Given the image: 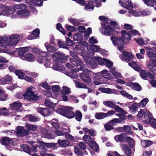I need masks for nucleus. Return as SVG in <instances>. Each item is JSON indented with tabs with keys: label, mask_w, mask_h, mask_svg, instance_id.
Listing matches in <instances>:
<instances>
[{
	"label": "nucleus",
	"mask_w": 156,
	"mask_h": 156,
	"mask_svg": "<svg viewBox=\"0 0 156 156\" xmlns=\"http://www.w3.org/2000/svg\"><path fill=\"white\" fill-rule=\"evenodd\" d=\"M149 121L151 126L154 128H156V119L153 118H149Z\"/></svg>",
	"instance_id": "4d7b16f0"
},
{
	"label": "nucleus",
	"mask_w": 156,
	"mask_h": 156,
	"mask_svg": "<svg viewBox=\"0 0 156 156\" xmlns=\"http://www.w3.org/2000/svg\"><path fill=\"white\" fill-rule=\"evenodd\" d=\"M38 144L40 147H44L46 146L48 148L54 149L57 147V144L53 143H46L42 141H39Z\"/></svg>",
	"instance_id": "dca6fc26"
},
{
	"label": "nucleus",
	"mask_w": 156,
	"mask_h": 156,
	"mask_svg": "<svg viewBox=\"0 0 156 156\" xmlns=\"http://www.w3.org/2000/svg\"><path fill=\"white\" fill-rule=\"evenodd\" d=\"M82 117V115L80 111H78L76 112L75 118L77 120L80 121L81 120Z\"/></svg>",
	"instance_id": "338daca9"
},
{
	"label": "nucleus",
	"mask_w": 156,
	"mask_h": 156,
	"mask_svg": "<svg viewBox=\"0 0 156 156\" xmlns=\"http://www.w3.org/2000/svg\"><path fill=\"white\" fill-rule=\"evenodd\" d=\"M147 65L150 71H152V68L153 67H156V59L153 58L151 59Z\"/></svg>",
	"instance_id": "473e14b6"
},
{
	"label": "nucleus",
	"mask_w": 156,
	"mask_h": 156,
	"mask_svg": "<svg viewBox=\"0 0 156 156\" xmlns=\"http://www.w3.org/2000/svg\"><path fill=\"white\" fill-rule=\"evenodd\" d=\"M73 108L69 106H60L57 110V112L68 118H73L75 115L74 112L72 111Z\"/></svg>",
	"instance_id": "20e7f679"
},
{
	"label": "nucleus",
	"mask_w": 156,
	"mask_h": 156,
	"mask_svg": "<svg viewBox=\"0 0 156 156\" xmlns=\"http://www.w3.org/2000/svg\"><path fill=\"white\" fill-rule=\"evenodd\" d=\"M52 58L56 62V63L51 67V68L58 71L64 70L65 69L64 67L58 63H62L65 62L68 58L67 57L61 52L58 51L53 54L52 56Z\"/></svg>",
	"instance_id": "f03ea898"
},
{
	"label": "nucleus",
	"mask_w": 156,
	"mask_h": 156,
	"mask_svg": "<svg viewBox=\"0 0 156 156\" xmlns=\"http://www.w3.org/2000/svg\"><path fill=\"white\" fill-rule=\"evenodd\" d=\"M35 88L33 86L28 87L25 93L23 94L19 92L17 93L16 97L18 98H22L23 97L28 101H35L38 100L39 98L37 94H34Z\"/></svg>",
	"instance_id": "7ed1b4c3"
},
{
	"label": "nucleus",
	"mask_w": 156,
	"mask_h": 156,
	"mask_svg": "<svg viewBox=\"0 0 156 156\" xmlns=\"http://www.w3.org/2000/svg\"><path fill=\"white\" fill-rule=\"evenodd\" d=\"M81 44H78L76 45L74 49V51L76 54H79L81 53V55H83V53L84 52L83 51V47H82L81 45L84 46H87V44L86 42L85 41H83Z\"/></svg>",
	"instance_id": "1a4fd4ad"
},
{
	"label": "nucleus",
	"mask_w": 156,
	"mask_h": 156,
	"mask_svg": "<svg viewBox=\"0 0 156 156\" xmlns=\"http://www.w3.org/2000/svg\"><path fill=\"white\" fill-rule=\"evenodd\" d=\"M122 6L127 9L133 8V5L131 0H123Z\"/></svg>",
	"instance_id": "393cba45"
},
{
	"label": "nucleus",
	"mask_w": 156,
	"mask_h": 156,
	"mask_svg": "<svg viewBox=\"0 0 156 156\" xmlns=\"http://www.w3.org/2000/svg\"><path fill=\"white\" fill-rule=\"evenodd\" d=\"M100 73L105 79L108 80H111L113 78L112 76L107 70L104 69L101 71Z\"/></svg>",
	"instance_id": "412c9836"
},
{
	"label": "nucleus",
	"mask_w": 156,
	"mask_h": 156,
	"mask_svg": "<svg viewBox=\"0 0 156 156\" xmlns=\"http://www.w3.org/2000/svg\"><path fill=\"white\" fill-rule=\"evenodd\" d=\"M138 108L139 107L138 103H135L131 105L129 109L131 112H135L137 111Z\"/></svg>",
	"instance_id": "4c0bfd02"
},
{
	"label": "nucleus",
	"mask_w": 156,
	"mask_h": 156,
	"mask_svg": "<svg viewBox=\"0 0 156 156\" xmlns=\"http://www.w3.org/2000/svg\"><path fill=\"white\" fill-rule=\"evenodd\" d=\"M42 136L49 139L53 138L55 137L53 135L50 133V132L47 131L44 128L42 130Z\"/></svg>",
	"instance_id": "a878e982"
},
{
	"label": "nucleus",
	"mask_w": 156,
	"mask_h": 156,
	"mask_svg": "<svg viewBox=\"0 0 156 156\" xmlns=\"http://www.w3.org/2000/svg\"><path fill=\"white\" fill-rule=\"evenodd\" d=\"M57 144L60 147H65L69 145V142L67 140L58 139Z\"/></svg>",
	"instance_id": "c756f323"
},
{
	"label": "nucleus",
	"mask_w": 156,
	"mask_h": 156,
	"mask_svg": "<svg viewBox=\"0 0 156 156\" xmlns=\"http://www.w3.org/2000/svg\"><path fill=\"white\" fill-rule=\"evenodd\" d=\"M147 50L148 51L147 53V55L150 58H155L156 57V53H154L152 52V51H154L155 52L154 50V48H146Z\"/></svg>",
	"instance_id": "c85d7f7f"
},
{
	"label": "nucleus",
	"mask_w": 156,
	"mask_h": 156,
	"mask_svg": "<svg viewBox=\"0 0 156 156\" xmlns=\"http://www.w3.org/2000/svg\"><path fill=\"white\" fill-rule=\"evenodd\" d=\"M8 10V7L3 5H1V7L0 8V11L2 12L3 14L7 15Z\"/></svg>",
	"instance_id": "8fccbe9b"
},
{
	"label": "nucleus",
	"mask_w": 156,
	"mask_h": 156,
	"mask_svg": "<svg viewBox=\"0 0 156 156\" xmlns=\"http://www.w3.org/2000/svg\"><path fill=\"white\" fill-rule=\"evenodd\" d=\"M125 134L122 133L119 135L116 136L115 137V140L117 142H123L125 139H126Z\"/></svg>",
	"instance_id": "72a5a7b5"
},
{
	"label": "nucleus",
	"mask_w": 156,
	"mask_h": 156,
	"mask_svg": "<svg viewBox=\"0 0 156 156\" xmlns=\"http://www.w3.org/2000/svg\"><path fill=\"white\" fill-rule=\"evenodd\" d=\"M121 145V144H120ZM122 149L125 152V154L127 156H132L133 153L130 148L126 144H121Z\"/></svg>",
	"instance_id": "4be33fe9"
},
{
	"label": "nucleus",
	"mask_w": 156,
	"mask_h": 156,
	"mask_svg": "<svg viewBox=\"0 0 156 156\" xmlns=\"http://www.w3.org/2000/svg\"><path fill=\"white\" fill-rule=\"evenodd\" d=\"M135 40L140 45L146 44L149 41V40H145L144 41V40Z\"/></svg>",
	"instance_id": "680f3d73"
},
{
	"label": "nucleus",
	"mask_w": 156,
	"mask_h": 156,
	"mask_svg": "<svg viewBox=\"0 0 156 156\" xmlns=\"http://www.w3.org/2000/svg\"><path fill=\"white\" fill-rule=\"evenodd\" d=\"M153 143L152 141L149 140L141 141V145L143 147H147L151 145Z\"/></svg>",
	"instance_id": "e433bc0d"
},
{
	"label": "nucleus",
	"mask_w": 156,
	"mask_h": 156,
	"mask_svg": "<svg viewBox=\"0 0 156 156\" xmlns=\"http://www.w3.org/2000/svg\"><path fill=\"white\" fill-rule=\"evenodd\" d=\"M91 74L95 78L94 83L95 85H98L103 83V78L100 75V73H92Z\"/></svg>",
	"instance_id": "9b49d317"
},
{
	"label": "nucleus",
	"mask_w": 156,
	"mask_h": 156,
	"mask_svg": "<svg viewBox=\"0 0 156 156\" xmlns=\"http://www.w3.org/2000/svg\"><path fill=\"white\" fill-rule=\"evenodd\" d=\"M95 117L98 119H103L106 117L105 113L103 112L97 113L95 115Z\"/></svg>",
	"instance_id": "e2e57ef3"
},
{
	"label": "nucleus",
	"mask_w": 156,
	"mask_h": 156,
	"mask_svg": "<svg viewBox=\"0 0 156 156\" xmlns=\"http://www.w3.org/2000/svg\"><path fill=\"white\" fill-rule=\"evenodd\" d=\"M71 92L70 89L66 86H63V89L62 90V93L64 94H69Z\"/></svg>",
	"instance_id": "13d9d810"
},
{
	"label": "nucleus",
	"mask_w": 156,
	"mask_h": 156,
	"mask_svg": "<svg viewBox=\"0 0 156 156\" xmlns=\"http://www.w3.org/2000/svg\"><path fill=\"white\" fill-rule=\"evenodd\" d=\"M131 53L130 52H123L122 55L120 56V58L122 60L125 62H129L131 60Z\"/></svg>",
	"instance_id": "6ab92c4d"
},
{
	"label": "nucleus",
	"mask_w": 156,
	"mask_h": 156,
	"mask_svg": "<svg viewBox=\"0 0 156 156\" xmlns=\"http://www.w3.org/2000/svg\"><path fill=\"white\" fill-rule=\"evenodd\" d=\"M27 48L26 47L19 49L18 51V55L21 57V59L23 56H24L25 53L27 52Z\"/></svg>",
	"instance_id": "58836bf2"
},
{
	"label": "nucleus",
	"mask_w": 156,
	"mask_h": 156,
	"mask_svg": "<svg viewBox=\"0 0 156 156\" xmlns=\"http://www.w3.org/2000/svg\"><path fill=\"white\" fill-rule=\"evenodd\" d=\"M22 36L23 35L20 36L18 34H14L11 35L9 38L6 35H5L3 36H0V39H20L21 37V39L23 38V37H22Z\"/></svg>",
	"instance_id": "b1692460"
},
{
	"label": "nucleus",
	"mask_w": 156,
	"mask_h": 156,
	"mask_svg": "<svg viewBox=\"0 0 156 156\" xmlns=\"http://www.w3.org/2000/svg\"><path fill=\"white\" fill-rule=\"evenodd\" d=\"M103 104L106 106L113 108L115 106V104L114 101H106L103 102Z\"/></svg>",
	"instance_id": "a19ab883"
},
{
	"label": "nucleus",
	"mask_w": 156,
	"mask_h": 156,
	"mask_svg": "<svg viewBox=\"0 0 156 156\" xmlns=\"http://www.w3.org/2000/svg\"><path fill=\"white\" fill-rule=\"evenodd\" d=\"M84 141L88 145L93 141L91 137L88 135H85L83 137Z\"/></svg>",
	"instance_id": "49530a36"
},
{
	"label": "nucleus",
	"mask_w": 156,
	"mask_h": 156,
	"mask_svg": "<svg viewBox=\"0 0 156 156\" xmlns=\"http://www.w3.org/2000/svg\"><path fill=\"white\" fill-rule=\"evenodd\" d=\"M44 46L46 48L47 50L51 52H53L56 51L57 50V48L55 46H52L48 45V43H46L44 44Z\"/></svg>",
	"instance_id": "f704fd0d"
},
{
	"label": "nucleus",
	"mask_w": 156,
	"mask_h": 156,
	"mask_svg": "<svg viewBox=\"0 0 156 156\" xmlns=\"http://www.w3.org/2000/svg\"><path fill=\"white\" fill-rule=\"evenodd\" d=\"M75 52H71L70 55L73 58L70 59L71 63L73 65L76 66H81L82 64V62L78 57Z\"/></svg>",
	"instance_id": "6e6552de"
},
{
	"label": "nucleus",
	"mask_w": 156,
	"mask_h": 156,
	"mask_svg": "<svg viewBox=\"0 0 156 156\" xmlns=\"http://www.w3.org/2000/svg\"><path fill=\"white\" fill-rule=\"evenodd\" d=\"M144 114L148 115V116L151 115V113L149 111L144 112L143 109H141L138 112L137 115V118L141 119L143 117Z\"/></svg>",
	"instance_id": "bb28decb"
},
{
	"label": "nucleus",
	"mask_w": 156,
	"mask_h": 156,
	"mask_svg": "<svg viewBox=\"0 0 156 156\" xmlns=\"http://www.w3.org/2000/svg\"><path fill=\"white\" fill-rule=\"evenodd\" d=\"M16 133L17 135L20 136H23L27 134L28 131L25 129L24 127L18 126L16 128Z\"/></svg>",
	"instance_id": "2eb2a0df"
},
{
	"label": "nucleus",
	"mask_w": 156,
	"mask_h": 156,
	"mask_svg": "<svg viewBox=\"0 0 156 156\" xmlns=\"http://www.w3.org/2000/svg\"><path fill=\"white\" fill-rule=\"evenodd\" d=\"M149 101L148 99L145 98L142 99L140 103H138L139 108H143L144 107Z\"/></svg>",
	"instance_id": "a18cd8bd"
},
{
	"label": "nucleus",
	"mask_w": 156,
	"mask_h": 156,
	"mask_svg": "<svg viewBox=\"0 0 156 156\" xmlns=\"http://www.w3.org/2000/svg\"><path fill=\"white\" fill-rule=\"evenodd\" d=\"M12 80V76L9 74L6 75L0 79V83L1 84L5 85L8 84Z\"/></svg>",
	"instance_id": "4468645a"
},
{
	"label": "nucleus",
	"mask_w": 156,
	"mask_h": 156,
	"mask_svg": "<svg viewBox=\"0 0 156 156\" xmlns=\"http://www.w3.org/2000/svg\"><path fill=\"white\" fill-rule=\"evenodd\" d=\"M85 9L86 10L89 9H94V2L93 1H90L87 4H85Z\"/></svg>",
	"instance_id": "603ef678"
},
{
	"label": "nucleus",
	"mask_w": 156,
	"mask_h": 156,
	"mask_svg": "<svg viewBox=\"0 0 156 156\" xmlns=\"http://www.w3.org/2000/svg\"><path fill=\"white\" fill-rule=\"evenodd\" d=\"M35 58V57L31 53H26L24 56H23L21 59L28 62H33Z\"/></svg>",
	"instance_id": "a211bd4d"
},
{
	"label": "nucleus",
	"mask_w": 156,
	"mask_h": 156,
	"mask_svg": "<svg viewBox=\"0 0 156 156\" xmlns=\"http://www.w3.org/2000/svg\"><path fill=\"white\" fill-rule=\"evenodd\" d=\"M92 30L91 27H88L87 28V30L84 32V39H87L89 37L90 35L92 33Z\"/></svg>",
	"instance_id": "de8ad7c7"
},
{
	"label": "nucleus",
	"mask_w": 156,
	"mask_h": 156,
	"mask_svg": "<svg viewBox=\"0 0 156 156\" xmlns=\"http://www.w3.org/2000/svg\"><path fill=\"white\" fill-rule=\"evenodd\" d=\"M19 42L18 40H0V45L5 48L7 45L9 46L15 45Z\"/></svg>",
	"instance_id": "0eeeda50"
},
{
	"label": "nucleus",
	"mask_w": 156,
	"mask_h": 156,
	"mask_svg": "<svg viewBox=\"0 0 156 156\" xmlns=\"http://www.w3.org/2000/svg\"><path fill=\"white\" fill-rule=\"evenodd\" d=\"M113 44L118 47V49L121 51H122L123 49L124 41L123 40H111Z\"/></svg>",
	"instance_id": "f8f14e48"
},
{
	"label": "nucleus",
	"mask_w": 156,
	"mask_h": 156,
	"mask_svg": "<svg viewBox=\"0 0 156 156\" xmlns=\"http://www.w3.org/2000/svg\"><path fill=\"white\" fill-rule=\"evenodd\" d=\"M129 86L133 90L140 91L142 90V88L137 83H130Z\"/></svg>",
	"instance_id": "cd10ccee"
},
{
	"label": "nucleus",
	"mask_w": 156,
	"mask_h": 156,
	"mask_svg": "<svg viewBox=\"0 0 156 156\" xmlns=\"http://www.w3.org/2000/svg\"><path fill=\"white\" fill-rule=\"evenodd\" d=\"M124 132L129 134H132L133 132L131 127L129 126H124Z\"/></svg>",
	"instance_id": "0e129e2a"
},
{
	"label": "nucleus",
	"mask_w": 156,
	"mask_h": 156,
	"mask_svg": "<svg viewBox=\"0 0 156 156\" xmlns=\"http://www.w3.org/2000/svg\"><path fill=\"white\" fill-rule=\"evenodd\" d=\"M75 83L76 87L79 88H87V86L83 83H80L75 80L73 81Z\"/></svg>",
	"instance_id": "c03bdc74"
},
{
	"label": "nucleus",
	"mask_w": 156,
	"mask_h": 156,
	"mask_svg": "<svg viewBox=\"0 0 156 156\" xmlns=\"http://www.w3.org/2000/svg\"><path fill=\"white\" fill-rule=\"evenodd\" d=\"M128 65L136 71H138L140 70V65L137 64L135 62H131L129 63Z\"/></svg>",
	"instance_id": "7c9ffc66"
},
{
	"label": "nucleus",
	"mask_w": 156,
	"mask_h": 156,
	"mask_svg": "<svg viewBox=\"0 0 156 156\" xmlns=\"http://www.w3.org/2000/svg\"><path fill=\"white\" fill-rule=\"evenodd\" d=\"M99 90L102 92L107 94H118V91L114 89L103 87L100 88Z\"/></svg>",
	"instance_id": "5701e85b"
},
{
	"label": "nucleus",
	"mask_w": 156,
	"mask_h": 156,
	"mask_svg": "<svg viewBox=\"0 0 156 156\" xmlns=\"http://www.w3.org/2000/svg\"><path fill=\"white\" fill-rule=\"evenodd\" d=\"M108 156H121L116 151H108L107 154Z\"/></svg>",
	"instance_id": "774afa93"
},
{
	"label": "nucleus",
	"mask_w": 156,
	"mask_h": 156,
	"mask_svg": "<svg viewBox=\"0 0 156 156\" xmlns=\"http://www.w3.org/2000/svg\"><path fill=\"white\" fill-rule=\"evenodd\" d=\"M80 76L84 82L87 83L89 86H91V80L88 74L82 73L80 74Z\"/></svg>",
	"instance_id": "ddd939ff"
},
{
	"label": "nucleus",
	"mask_w": 156,
	"mask_h": 156,
	"mask_svg": "<svg viewBox=\"0 0 156 156\" xmlns=\"http://www.w3.org/2000/svg\"><path fill=\"white\" fill-rule=\"evenodd\" d=\"M27 6L25 5L22 8L17 11L18 15L21 17H25L27 16L29 13V11L27 9Z\"/></svg>",
	"instance_id": "9d476101"
},
{
	"label": "nucleus",
	"mask_w": 156,
	"mask_h": 156,
	"mask_svg": "<svg viewBox=\"0 0 156 156\" xmlns=\"http://www.w3.org/2000/svg\"><path fill=\"white\" fill-rule=\"evenodd\" d=\"M99 19L102 21L101 23L103 30L102 32V34L106 36L112 35L114 29L113 27H111L108 24L109 22L110 24L116 27L117 26V23L114 21H110V19L106 16H100Z\"/></svg>",
	"instance_id": "f257e3e1"
},
{
	"label": "nucleus",
	"mask_w": 156,
	"mask_h": 156,
	"mask_svg": "<svg viewBox=\"0 0 156 156\" xmlns=\"http://www.w3.org/2000/svg\"><path fill=\"white\" fill-rule=\"evenodd\" d=\"M37 111L41 115L44 116H46L48 115V110L45 108H39L37 110Z\"/></svg>",
	"instance_id": "79ce46f5"
},
{
	"label": "nucleus",
	"mask_w": 156,
	"mask_h": 156,
	"mask_svg": "<svg viewBox=\"0 0 156 156\" xmlns=\"http://www.w3.org/2000/svg\"><path fill=\"white\" fill-rule=\"evenodd\" d=\"M40 31L39 28H37L33 30L31 33L32 35L34 37H33L32 35H30L28 36L27 39H35L39 38V37Z\"/></svg>",
	"instance_id": "aec40b11"
},
{
	"label": "nucleus",
	"mask_w": 156,
	"mask_h": 156,
	"mask_svg": "<svg viewBox=\"0 0 156 156\" xmlns=\"http://www.w3.org/2000/svg\"><path fill=\"white\" fill-rule=\"evenodd\" d=\"M21 148L25 152L29 154H31V150L29 147L27 145H23L21 146Z\"/></svg>",
	"instance_id": "052dcab7"
},
{
	"label": "nucleus",
	"mask_w": 156,
	"mask_h": 156,
	"mask_svg": "<svg viewBox=\"0 0 156 156\" xmlns=\"http://www.w3.org/2000/svg\"><path fill=\"white\" fill-rule=\"evenodd\" d=\"M110 71L114 76L115 78L119 79L123 78V77L121 75V73L117 72L115 70V67L111 69Z\"/></svg>",
	"instance_id": "2f4dec72"
},
{
	"label": "nucleus",
	"mask_w": 156,
	"mask_h": 156,
	"mask_svg": "<svg viewBox=\"0 0 156 156\" xmlns=\"http://www.w3.org/2000/svg\"><path fill=\"white\" fill-rule=\"evenodd\" d=\"M148 72H147L144 70H141L140 72V74L142 79L146 80L148 76Z\"/></svg>",
	"instance_id": "3c124183"
},
{
	"label": "nucleus",
	"mask_w": 156,
	"mask_h": 156,
	"mask_svg": "<svg viewBox=\"0 0 156 156\" xmlns=\"http://www.w3.org/2000/svg\"><path fill=\"white\" fill-rule=\"evenodd\" d=\"M26 127L29 130L34 131L36 129L37 126L34 125L27 124Z\"/></svg>",
	"instance_id": "6e6d98bb"
},
{
	"label": "nucleus",
	"mask_w": 156,
	"mask_h": 156,
	"mask_svg": "<svg viewBox=\"0 0 156 156\" xmlns=\"http://www.w3.org/2000/svg\"><path fill=\"white\" fill-rule=\"evenodd\" d=\"M10 107V109L14 111V112H10L11 113V115L13 116L16 115L19 116V115L17 114L16 112L21 111L22 108V103L19 101H15L11 104Z\"/></svg>",
	"instance_id": "423d86ee"
},
{
	"label": "nucleus",
	"mask_w": 156,
	"mask_h": 156,
	"mask_svg": "<svg viewBox=\"0 0 156 156\" xmlns=\"http://www.w3.org/2000/svg\"><path fill=\"white\" fill-rule=\"evenodd\" d=\"M89 147L94 151H98L99 147L96 143L93 140L89 144Z\"/></svg>",
	"instance_id": "ea45409f"
},
{
	"label": "nucleus",
	"mask_w": 156,
	"mask_h": 156,
	"mask_svg": "<svg viewBox=\"0 0 156 156\" xmlns=\"http://www.w3.org/2000/svg\"><path fill=\"white\" fill-rule=\"evenodd\" d=\"M1 143L5 145H8L10 143V140L8 137H4L2 139Z\"/></svg>",
	"instance_id": "bf43d9fd"
},
{
	"label": "nucleus",
	"mask_w": 156,
	"mask_h": 156,
	"mask_svg": "<svg viewBox=\"0 0 156 156\" xmlns=\"http://www.w3.org/2000/svg\"><path fill=\"white\" fill-rule=\"evenodd\" d=\"M15 73L18 76L19 78L23 79L24 78L25 74L21 70H19L15 71Z\"/></svg>",
	"instance_id": "09e8293b"
},
{
	"label": "nucleus",
	"mask_w": 156,
	"mask_h": 156,
	"mask_svg": "<svg viewBox=\"0 0 156 156\" xmlns=\"http://www.w3.org/2000/svg\"><path fill=\"white\" fill-rule=\"evenodd\" d=\"M27 48V52L30 51L33 52H35L37 55H42L43 56L48 55V54H47L45 51H42L40 50L37 48H33L30 47H26Z\"/></svg>",
	"instance_id": "f3484780"
},
{
	"label": "nucleus",
	"mask_w": 156,
	"mask_h": 156,
	"mask_svg": "<svg viewBox=\"0 0 156 156\" xmlns=\"http://www.w3.org/2000/svg\"><path fill=\"white\" fill-rule=\"evenodd\" d=\"M69 22L72 23L74 26H78L80 24V22L78 19L71 18L69 20Z\"/></svg>",
	"instance_id": "69168bd1"
},
{
	"label": "nucleus",
	"mask_w": 156,
	"mask_h": 156,
	"mask_svg": "<svg viewBox=\"0 0 156 156\" xmlns=\"http://www.w3.org/2000/svg\"><path fill=\"white\" fill-rule=\"evenodd\" d=\"M121 34L123 39H131L132 36L133 37L136 35L137 36V38H134V39H143L142 38H139L140 37L141 34L137 30H133L129 32L122 30L121 31Z\"/></svg>",
	"instance_id": "39448f33"
},
{
	"label": "nucleus",
	"mask_w": 156,
	"mask_h": 156,
	"mask_svg": "<svg viewBox=\"0 0 156 156\" xmlns=\"http://www.w3.org/2000/svg\"><path fill=\"white\" fill-rule=\"evenodd\" d=\"M57 103H53L50 100L46 99L45 101V105L50 108H53L55 106Z\"/></svg>",
	"instance_id": "37998d69"
},
{
	"label": "nucleus",
	"mask_w": 156,
	"mask_h": 156,
	"mask_svg": "<svg viewBox=\"0 0 156 156\" xmlns=\"http://www.w3.org/2000/svg\"><path fill=\"white\" fill-rule=\"evenodd\" d=\"M105 66L109 69H112L114 68H112L113 63L110 61L106 58L105 60Z\"/></svg>",
	"instance_id": "5fc2aeb1"
},
{
	"label": "nucleus",
	"mask_w": 156,
	"mask_h": 156,
	"mask_svg": "<svg viewBox=\"0 0 156 156\" xmlns=\"http://www.w3.org/2000/svg\"><path fill=\"white\" fill-rule=\"evenodd\" d=\"M87 48L88 51L91 50L92 51L95 52H99L100 49H101L99 46L94 45H91L90 46H88Z\"/></svg>",
	"instance_id": "c9c22d12"
},
{
	"label": "nucleus",
	"mask_w": 156,
	"mask_h": 156,
	"mask_svg": "<svg viewBox=\"0 0 156 156\" xmlns=\"http://www.w3.org/2000/svg\"><path fill=\"white\" fill-rule=\"evenodd\" d=\"M56 29L57 30L60 31L64 35H65L66 33L63 28L62 27L60 23H58L56 24Z\"/></svg>",
	"instance_id": "864d4df0"
}]
</instances>
